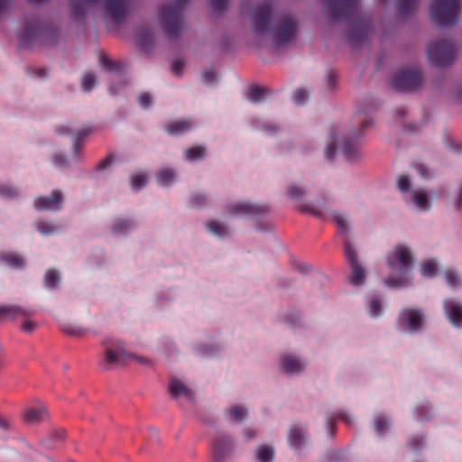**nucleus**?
I'll list each match as a JSON object with an SVG mask.
<instances>
[{"label":"nucleus","mask_w":462,"mask_h":462,"mask_svg":"<svg viewBox=\"0 0 462 462\" xmlns=\"http://www.w3.org/2000/svg\"><path fill=\"white\" fill-rule=\"evenodd\" d=\"M253 29L257 34L271 33L277 47L292 42L296 36L298 23L289 15L276 19L272 14V5L263 4L255 6L250 14Z\"/></svg>","instance_id":"1"},{"label":"nucleus","mask_w":462,"mask_h":462,"mask_svg":"<svg viewBox=\"0 0 462 462\" xmlns=\"http://www.w3.org/2000/svg\"><path fill=\"white\" fill-rule=\"evenodd\" d=\"M331 22L351 21L352 26L348 32L351 45L357 47L366 39L370 23L361 18L358 0H324Z\"/></svg>","instance_id":"2"},{"label":"nucleus","mask_w":462,"mask_h":462,"mask_svg":"<svg viewBox=\"0 0 462 462\" xmlns=\"http://www.w3.org/2000/svg\"><path fill=\"white\" fill-rule=\"evenodd\" d=\"M333 220L337 226L338 234L344 238V254L351 272L349 282L356 287L362 286L365 284L368 273L364 263L359 260L357 253L348 238L349 227L347 222L338 213L333 215Z\"/></svg>","instance_id":"3"},{"label":"nucleus","mask_w":462,"mask_h":462,"mask_svg":"<svg viewBox=\"0 0 462 462\" xmlns=\"http://www.w3.org/2000/svg\"><path fill=\"white\" fill-rule=\"evenodd\" d=\"M105 347L103 359L99 365L105 370H110L126 364L131 359H136L141 364H148L149 361L144 357H135L127 352L122 341L106 338L102 342Z\"/></svg>","instance_id":"4"},{"label":"nucleus","mask_w":462,"mask_h":462,"mask_svg":"<svg viewBox=\"0 0 462 462\" xmlns=\"http://www.w3.org/2000/svg\"><path fill=\"white\" fill-rule=\"evenodd\" d=\"M189 0H174L172 4L163 5L159 10L162 28L170 39H177L182 29V10Z\"/></svg>","instance_id":"5"},{"label":"nucleus","mask_w":462,"mask_h":462,"mask_svg":"<svg viewBox=\"0 0 462 462\" xmlns=\"http://www.w3.org/2000/svg\"><path fill=\"white\" fill-rule=\"evenodd\" d=\"M389 265L393 270H398L401 273L399 277L390 276L385 280L388 287H402L407 282V273L412 267L413 258L411 252L405 245H398L394 248L393 258L388 259Z\"/></svg>","instance_id":"6"},{"label":"nucleus","mask_w":462,"mask_h":462,"mask_svg":"<svg viewBox=\"0 0 462 462\" xmlns=\"http://www.w3.org/2000/svg\"><path fill=\"white\" fill-rule=\"evenodd\" d=\"M458 11V0H432L430 8L431 20L441 27L453 26Z\"/></svg>","instance_id":"7"},{"label":"nucleus","mask_w":462,"mask_h":462,"mask_svg":"<svg viewBox=\"0 0 462 462\" xmlns=\"http://www.w3.org/2000/svg\"><path fill=\"white\" fill-rule=\"evenodd\" d=\"M429 61L438 68H447L455 60V46L448 40L442 39L430 42L426 49Z\"/></svg>","instance_id":"8"},{"label":"nucleus","mask_w":462,"mask_h":462,"mask_svg":"<svg viewBox=\"0 0 462 462\" xmlns=\"http://www.w3.org/2000/svg\"><path fill=\"white\" fill-rule=\"evenodd\" d=\"M421 83L422 74L418 69L401 71L392 79V87L399 91L415 90Z\"/></svg>","instance_id":"9"},{"label":"nucleus","mask_w":462,"mask_h":462,"mask_svg":"<svg viewBox=\"0 0 462 462\" xmlns=\"http://www.w3.org/2000/svg\"><path fill=\"white\" fill-rule=\"evenodd\" d=\"M233 451V440L226 434H218L213 443L212 457L214 462H226Z\"/></svg>","instance_id":"10"},{"label":"nucleus","mask_w":462,"mask_h":462,"mask_svg":"<svg viewBox=\"0 0 462 462\" xmlns=\"http://www.w3.org/2000/svg\"><path fill=\"white\" fill-rule=\"evenodd\" d=\"M64 200L63 193L60 189L52 190L50 196H41L34 200V208L37 210L59 211L62 208Z\"/></svg>","instance_id":"11"},{"label":"nucleus","mask_w":462,"mask_h":462,"mask_svg":"<svg viewBox=\"0 0 462 462\" xmlns=\"http://www.w3.org/2000/svg\"><path fill=\"white\" fill-rule=\"evenodd\" d=\"M49 28L42 25L39 20L28 21L25 23L23 32L20 34V42L24 45H31L32 42L45 34Z\"/></svg>","instance_id":"12"},{"label":"nucleus","mask_w":462,"mask_h":462,"mask_svg":"<svg viewBox=\"0 0 462 462\" xmlns=\"http://www.w3.org/2000/svg\"><path fill=\"white\" fill-rule=\"evenodd\" d=\"M129 0H106L104 6L112 20L118 23L125 20L127 14Z\"/></svg>","instance_id":"13"},{"label":"nucleus","mask_w":462,"mask_h":462,"mask_svg":"<svg viewBox=\"0 0 462 462\" xmlns=\"http://www.w3.org/2000/svg\"><path fill=\"white\" fill-rule=\"evenodd\" d=\"M374 111L375 107L373 100H363L361 102L356 113V118L360 124L361 132H365L366 129L372 127Z\"/></svg>","instance_id":"14"},{"label":"nucleus","mask_w":462,"mask_h":462,"mask_svg":"<svg viewBox=\"0 0 462 462\" xmlns=\"http://www.w3.org/2000/svg\"><path fill=\"white\" fill-rule=\"evenodd\" d=\"M443 308L450 323L457 328H462V304L456 300L447 299L443 302Z\"/></svg>","instance_id":"15"},{"label":"nucleus","mask_w":462,"mask_h":462,"mask_svg":"<svg viewBox=\"0 0 462 462\" xmlns=\"http://www.w3.org/2000/svg\"><path fill=\"white\" fill-rule=\"evenodd\" d=\"M400 319L411 331H418L422 327L423 314L420 310L404 309L400 314Z\"/></svg>","instance_id":"16"},{"label":"nucleus","mask_w":462,"mask_h":462,"mask_svg":"<svg viewBox=\"0 0 462 462\" xmlns=\"http://www.w3.org/2000/svg\"><path fill=\"white\" fill-rule=\"evenodd\" d=\"M34 313L35 310L33 309L26 306H0V319L4 317H7L11 319H14L19 317L28 318L33 315Z\"/></svg>","instance_id":"17"},{"label":"nucleus","mask_w":462,"mask_h":462,"mask_svg":"<svg viewBox=\"0 0 462 462\" xmlns=\"http://www.w3.org/2000/svg\"><path fill=\"white\" fill-rule=\"evenodd\" d=\"M227 209L230 213L240 215H258L267 211L265 206L253 205L246 202L228 205Z\"/></svg>","instance_id":"18"},{"label":"nucleus","mask_w":462,"mask_h":462,"mask_svg":"<svg viewBox=\"0 0 462 462\" xmlns=\"http://www.w3.org/2000/svg\"><path fill=\"white\" fill-rule=\"evenodd\" d=\"M169 391L174 399L184 396L189 402H193L194 393L188 388L182 382L176 378H171L169 384Z\"/></svg>","instance_id":"19"},{"label":"nucleus","mask_w":462,"mask_h":462,"mask_svg":"<svg viewBox=\"0 0 462 462\" xmlns=\"http://www.w3.org/2000/svg\"><path fill=\"white\" fill-rule=\"evenodd\" d=\"M288 439L292 448H301L305 445L306 441V433L304 429L296 424L292 425L288 433Z\"/></svg>","instance_id":"20"},{"label":"nucleus","mask_w":462,"mask_h":462,"mask_svg":"<svg viewBox=\"0 0 462 462\" xmlns=\"http://www.w3.org/2000/svg\"><path fill=\"white\" fill-rule=\"evenodd\" d=\"M192 128V123L187 119L171 121L166 125V131L169 134L179 135L189 131Z\"/></svg>","instance_id":"21"},{"label":"nucleus","mask_w":462,"mask_h":462,"mask_svg":"<svg viewBox=\"0 0 462 462\" xmlns=\"http://www.w3.org/2000/svg\"><path fill=\"white\" fill-rule=\"evenodd\" d=\"M48 417L43 406L39 408H27L23 413V419L27 423H39Z\"/></svg>","instance_id":"22"},{"label":"nucleus","mask_w":462,"mask_h":462,"mask_svg":"<svg viewBox=\"0 0 462 462\" xmlns=\"http://www.w3.org/2000/svg\"><path fill=\"white\" fill-rule=\"evenodd\" d=\"M98 0H72L70 3L71 14L75 18L82 17L86 10Z\"/></svg>","instance_id":"23"},{"label":"nucleus","mask_w":462,"mask_h":462,"mask_svg":"<svg viewBox=\"0 0 462 462\" xmlns=\"http://www.w3.org/2000/svg\"><path fill=\"white\" fill-rule=\"evenodd\" d=\"M282 367L287 373H299L303 370L304 365L292 356L282 358Z\"/></svg>","instance_id":"24"},{"label":"nucleus","mask_w":462,"mask_h":462,"mask_svg":"<svg viewBox=\"0 0 462 462\" xmlns=\"http://www.w3.org/2000/svg\"><path fill=\"white\" fill-rule=\"evenodd\" d=\"M413 202L418 208L427 211L430 208L428 195L422 190H417L413 193Z\"/></svg>","instance_id":"25"},{"label":"nucleus","mask_w":462,"mask_h":462,"mask_svg":"<svg viewBox=\"0 0 462 462\" xmlns=\"http://www.w3.org/2000/svg\"><path fill=\"white\" fill-rule=\"evenodd\" d=\"M341 149L346 160L354 161L357 158L358 147L356 143H353L352 141H345Z\"/></svg>","instance_id":"26"},{"label":"nucleus","mask_w":462,"mask_h":462,"mask_svg":"<svg viewBox=\"0 0 462 462\" xmlns=\"http://www.w3.org/2000/svg\"><path fill=\"white\" fill-rule=\"evenodd\" d=\"M0 261L6 263L13 268H22L23 266V259L14 254H0Z\"/></svg>","instance_id":"27"},{"label":"nucleus","mask_w":462,"mask_h":462,"mask_svg":"<svg viewBox=\"0 0 462 462\" xmlns=\"http://www.w3.org/2000/svg\"><path fill=\"white\" fill-rule=\"evenodd\" d=\"M206 156V148L201 145L190 147L185 151V157L188 161L202 160Z\"/></svg>","instance_id":"28"},{"label":"nucleus","mask_w":462,"mask_h":462,"mask_svg":"<svg viewBox=\"0 0 462 462\" xmlns=\"http://www.w3.org/2000/svg\"><path fill=\"white\" fill-rule=\"evenodd\" d=\"M418 0H396L397 9L401 14L406 15L417 7Z\"/></svg>","instance_id":"29"},{"label":"nucleus","mask_w":462,"mask_h":462,"mask_svg":"<svg viewBox=\"0 0 462 462\" xmlns=\"http://www.w3.org/2000/svg\"><path fill=\"white\" fill-rule=\"evenodd\" d=\"M256 457L259 462H273V449L268 446H261L257 449Z\"/></svg>","instance_id":"30"},{"label":"nucleus","mask_w":462,"mask_h":462,"mask_svg":"<svg viewBox=\"0 0 462 462\" xmlns=\"http://www.w3.org/2000/svg\"><path fill=\"white\" fill-rule=\"evenodd\" d=\"M267 93H268V89L265 88H262V87H258V86L252 87L248 90V98L252 102L257 103V102H260Z\"/></svg>","instance_id":"31"},{"label":"nucleus","mask_w":462,"mask_h":462,"mask_svg":"<svg viewBox=\"0 0 462 462\" xmlns=\"http://www.w3.org/2000/svg\"><path fill=\"white\" fill-rule=\"evenodd\" d=\"M207 227L209 232L216 236H225L226 235H227V229L226 226L217 220L208 221L207 224Z\"/></svg>","instance_id":"32"},{"label":"nucleus","mask_w":462,"mask_h":462,"mask_svg":"<svg viewBox=\"0 0 462 462\" xmlns=\"http://www.w3.org/2000/svg\"><path fill=\"white\" fill-rule=\"evenodd\" d=\"M38 231L44 236L51 235L59 230V226L47 221H40L37 223Z\"/></svg>","instance_id":"33"},{"label":"nucleus","mask_w":462,"mask_h":462,"mask_svg":"<svg viewBox=\"0 0 462 462\" xmlns=\"http://www.w3.org/2000/svg\"><path fill=\"white\" fill-rule=\"evenodd\" d=\"M132 222L128 219H116L113 226L112 231L114 233H126L129 229L132 227Z\"/></svg>","instance_id":"34"},{"label":"nucleus","mask_w":462,"mask_h":462,"mask_svg":"<svg viewBox=\"0 0 462 462\" xmlns=\"http://www.w3.org/2000/svg\"><path fill=\"white\" fill-rule=\"evenodd\" d=\"M60 275L59 273V272H57L56 270H53V269H51V270H48L46 274H45V279H44V282H45V285L49 288H54L59 282H60Z\"/></svg>","instance_id":"35"},{"label":"nucleus","mask_w":462,"mask_h":462,"mask_svg":"<svg viewBox=\"0 0 462 462\" xmlns=\"http://www.w3.org/2000/svg\"><path fill=\"white\" fill-rule=\"evenodd\" d=\"M445 279L447 283L452 288L460 287L462 284L460 276L453 270H447L445 272Z\"/></svg>","instance_id":"36"},{"label":"nucleus","mask_w":462,"mask_h":462,"mask_svg":"<svg viewBox=\"0 0 462 462\" xmlns=\"http://www.w3.org/2000/svg\"><path fill=\"white\" fill-rule=\"evenodd\" d=\"M331 142L328 144L325 151V157L328 161H330L334 158L336 153V142L337 140V134L336 130H332L330 133Z\"/></svg>","instance_id":"37"},{"label":"nucleus","mask_w":462,"mask_h":462,"mask_svg":"<svg viewBox=\"0 0 462 462\" xmlns=\"http://www.w3.org/2000/svg\"><path fill=\"white\" fill-rule=\"evenodd\" d=\"M229 415L234 421L239 422L247 416V410L243 406L236 405L230 409Z\"/></svg>","instance_id":"38"},{"label":"nucleus","mask_w":462,"mask_h":462,"mask_svg":"<svg viewBox=\"0 0 462 462\" xmlns=\"http://www.w3.org/2000/svg\"><path fill=\"white\" fill-rule=\"evenodd\" d=\"M325 207L322 205L321 207H317L313 204H304L300 207V210L304 213L310 214L317 217H322L323 216V209Z\"/></svg>","instance_id":"39"},{"label":"nucleus","mask_w":462,"mask_h":462,"mask_svg":"<svg viewBox=\"0 0 462 462\" xmlns=\"http://www.w3.org/2000/svg\"><path fill=\"white\" fill-rule=\"evenodd\" d=\"M175 177V172L170 169L162 170L158 174V181L161 185H168Z\"/></svg>","instance_id":"40"},{"label":"nucleus","mask_w":462,"mask_h":462,"mask_svg":"<svg viewBox=\"0 0 462 462\" xmlns=\"http://www.w3.org/2000/svg\"><path fill=\"white\" fill-rule=\"evenodd\" d=\"M377 434H384L391 428L390 420L383 415L377 416Z\"/></svg>","instance_id":"41"},{"label":"nucleus","mask_w":462,"mask_h":462,"mask_svg":"<svg viewBox=\"0 0 462 462\" xmlns=\"http://www.w3.org/2000/svg\"><path fill=\"white\" fill-rule=\"evenodd\" d=\"M437 266L433 261H427L421 266V274L425 277H433L436 273Z\"/></svg>","instance_id":"42"},{"label":"nucleus","mask_w":462,"mask_h":462,"mask_svg":"<svg viewBox=\"0 0 462 462\" xmlns=\"http://www.w3.org/2000/svg\"><path fill=\"white\" fill-rule=\"evenodd\" d=\"M96 77L93 73H87L82 79V88L86 92H89L95 86Z\"/></svg>","instance_id":"43"},{"label":"nucleus","mask_w":462,"mask_h":462,"mask_svg":"<svg viewBox=\"0 0 462 462\" xmlns=\"http://www.w3.org/2000/svg\"><path fill=\"white\" fill-rule=\"evenodd\" d=\"M91 132L90 128H82L79 130L73 136V146L74 149H78L80 146V142Z\"/></svg>","instance_id":"44"},{"label":"nucleus","mask_w":462,"mask_h":462,"mask_svg":"<svg viewBox=\"0 0 462 462\" xmlns=\"http://www.w3.org/2000/svg\"><path fill=\"white\" fill-rule=\"evenodd\" d=\"M101 65L109 71H116L120 69L118 63L113 61L108 57L103 55L100 57Z\"/></svg>","instance_id":"45"},{"label":"nucleus","mask_w":462,"mask_h":462,"mask_svg":"<svg viewBox=\"0 0 462 462\" xmlns=\"http://www.w3.org/2000/svg\"><path fill=\"white\" fill-rule=\"evenodd\" d=\"M61 330L65 334L71 336V337H80L83 334L82 328H80L79 327H76V326L69 325V324L63 325L61 327Z\"/></svg>","instance_id":"46"},{"label":"nucleus","mask_w":462,"mask_h":462,"mask_svg":"<svg viewBox=\"0 0 462 462\" xmlns=\"http://www.w3.org/2000/svg\"><path fill=\"white\" fill-rule=\"evenodd\" d=\"M146 176L143 173H137L131 178V185L134 189H141L144 186Z\"/></svg>","instance_id":"47"},{"label":"nucleus","mask_w":462,"mask_h":462,"mask_svg":"<svg viewBox=\"0 0 462 462\" xmlns=\"http://www.w3.org/2000/svg\"><path fill=\"white\" fill-rule=\"evenodd\" d=\"M18 194V191L15 188L5 186V185H0V196L5 198L13 199L16 197Z\"/></svg>","instance_id":"48"},{"label":"nucleus","mask_w":462,"mask_h":462,"mask_svg":"<svg viewBox=\"0 0 462 462\" xmlns=\"http://www.w3.org/2000/svg\"><path fill=\"white\" fill-rule=\"evenodd\" d=\"M425 444V438L420 435L413 436L409 440V446L411 449L417 450Z\"/></svg>","instance_id":"49"},{"label":"nucleus","mask_w":462,"mask_h":462,"mask_svg":"<svg viewBox=\"0 0 462 462\" xmlns=\"http://www.w3.org/2000/svg\"><path fill=\"white\" fill-rule=\"evenodd\" d=\"M308 100V95L303 88H299L295 91L293 96V102L296 105H302Z\"/></svg>","instance_id":"50"},{"label":"nucleus","mask_w":462,"mask_h":462,"mask_svg":"<svg viewBox=\"0 0 462 462\" xmlns=\"http://www.w3.org/2000/svg\"><path fill=\"white\" fill-rule=\"evenodd\" d=\"M207 203V197L203 194H195L190 198L192 207L199 208Z\"/></svg>","instance_id":"51"},{"label":"nucleus","mask_w":462,"mask_h":462,"mask_svg":"<svg viewBox=\"0 0 462 462\" xmlns=\"http://www.w3.org/2000/svg\"><path fill=\"white\" fill-rule=\"evenodd\" d=\"M398 188L402 192L409 191L411 188V180L408 176L402 175L398 179Z\"/></svg>","instance_id":"52"},{"label":"nucleus","mask_w":462,"mask_h":462,"mask_svg":"<svg viewBox=\"0 0 462 462\" xmlns=\"http://www.w3.org/2000/svg\"><path fill=\"white\" fill-rule=\"evenodd\" d=\"M288 194L291 198L300 199L305 194V190L299 186L291 185L288 188Z\"/></svg>","instance_id":"53"},{"label":"nucleus","mask_w":462,"mask_h":462,"mask_svg":"<svg viewBox=\"0 0 462 462\" xmlns=\"http://www.w3.org/2000/svg\"><path fill=\"white\" fill-rule=\"evenodd\" d=\"M139 42L143 47H150L152 44V33L148 31L142 32L139 38Z\"/></svg>","instance_id":"54"},{"label":"nucleus","mask_w":462,"mask_h":462,"mask_svg":"<svg viewBox=\"0 0 462 462\" xmlns=\"http://www.w3.org/2000/svg\"><path fill=\"white\" fill-rule=\"evenodd\" d=\"M184 69V60L181 59L175 60L171 64V71L173 74L177 76H180L182 74Z\"/></svg>","instance_id":"55"},{"label":"nucleus","mask_w":462,"mask_h":462,"mask_svg":"<svg viewBox=\"0 0 462 462\" xmlns=\"http://www.w3.org/2000/svg\"><path fill=\"white\" fill-rule=\"evenodd\" d=\"M333 420H342L346 425L350 426L353 422V419L350 415L346 413L345 411H339L334 415L333 418H331Z\"/></svg>","instance_id":"56"},{"label":"nucleus","mask_w":462,"mask_h":462,"mask_svg":"<svg viewBox=\"0 0 462 462\" xmlns=\"http://www.w3.org/2000/svg\"><path fill=\"white\" fill-rule=\"evenodd\" d=\"M203 80L206 83H213L217 80V75L215 69H208L203 72L202 74Z\"/></svg>","instance_id":"57"},{"label":"nucleus","mask_w":462,"mask_h":462,"mask_svg":"<svg viewBox=\"0 0 462 462\" xmlns=\"http://www.w3.org/2000/svg\"><path fill=\"white\" fill-rule=\"evenodd\" d=\"M212 9L216 12H222L226 7V0H209Z\"/></svg>","instance_id":"58"},{"label":"nucleus","mask_w":462,"mask_h":462,"mask_svg":"<svg viewBox=\"0 0 462 462\" xmlns=\"http://www.w3.org/2000/svg\"><path fill=\"white\" fill-rule=\"evenodd\" d=\"M138 102L142 107L146 108L152 104V97L148 93H142L138 97Z\"/></svg>","instance_id":"59"},{"label":"nucleus","mask_w":462,"mask_h":462,"mask_svg":"<svg viewBox=\"0 0 462 462\" xmlns=\"http://www.w3.org/2000/svg\"><path fill=\"white\" fill-rule=\"evenodd\" d=\"M36 328V323L30 319H26L21 326V329L25 333H32Z\"/></svg>","instance_id":"60"},{"label":"nucleus","mask_w":462,"mask_h":462,"mask_svg":"<svg viewBox=\"0 0 462 462\" xmlns=\"http://www.w3.org/2000/svg\"><path fill=\"white\" fill-rule=\"evenodd\" d=\"M337 84V75L334 71H329L327 78V87L329 90H333Z\"/></svg>","instance_id":"61"},{"label":"nucleus","mask_w":462,"mask_h":462,"mask_svg":"<svg viewBox=\"0 0 462 462\" xmlns=\"http://www.w3.org/2000/svg\"><path fill=\"white\" fill-rule=\"evenodd\" d=\"M52 161L57 167H63L67 165V159L61 153L55 154L52 158Z\"/></svg>","instance_id":"62"},{"label":"nucleus","mask_w":462,"mask_h":462,"mask_svg":"<svg viewBox=\"0 0 462 462\" xmlns=\"http://www.w3.org/2000/svg\"><path fill=\"white\" fill-rule=\"evenodd\" d=\"M415 169L417 171V172L423 178H427L429 177V170L428 168L422 164V163H416L415 164Z\"/></svg>","instance_id":"63"},{"label":"nucleus","mask_w":462,"mask_h":462,"mask_svg":"<svg viewBox=\"0 0 462 462\" xmlns=\"http://www.w3.org/2000/svg\"><path fill=\"white\" fill-rule=\"evenodd\" d=\"M112 162H113V158L109 155L106 158H105L104 160H102L97 164V170H100V171L105 170L111 165Z\"/></svg>","instance_id":"64"}]
</instances>
